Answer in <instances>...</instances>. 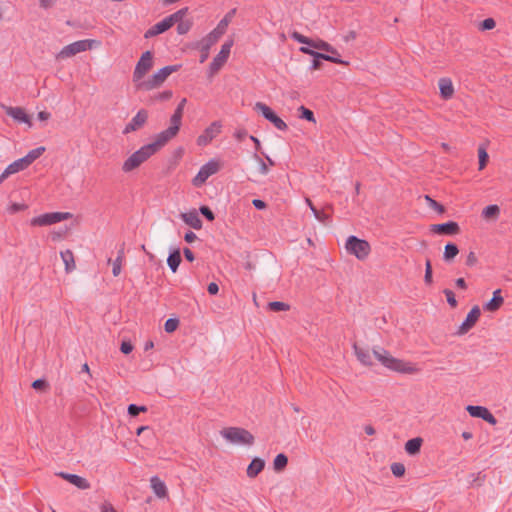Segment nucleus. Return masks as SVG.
I'll use <instances>...</instances> for the list:
<instances>
[{
  "label": "nucleus",
  "mask_w": 512,
  "mask_h": 512,
  "mask_svg": "<svg viewBox=\"0 0 512 512\" xmlns=\"http://www.w3.org/2000/svg\"><path fill=\"white\" fill-rule=\"evenodd\" d=\"M167 143L168 141L163 139L162 136L158 133L151 143L142 146L124 161L122 170L126 173L135 170L151 156L157 153Z\"/></svg>",
  "instance_id": "f257e3e1"
},
{
  "label": "nucleus",
  "mask_w": 512,
  "mask_h": 512,
  "mask_svg": "<svg viewBox=\"0 0 512 512\" xmlns=\"http://www.w3.org/2000/svg\"><path fill=\"white\" fill-rule=\"evenodd\" d=\"M373 355L389 370L404 374H414L417 371V368L412 363L393 357L382 347H375L373 349Z\"/></svg>",
  "instance_id": "f03ea898"
},
{
  "label": "nucleus",
  "mask_w": 512,
  "mask_h": 512,
  "mask_svg": "<svg viewBox=\"0 0 512 512\" xmlns=\"http://www.w3.org/2000/svg\"><path fill=\"white\" fill-rule=\"evenodd\" d=\"M180 67V65H168L161 68L147 80L137 83V90L149 91L161 86L165 80L172 73L177 72Z\"/></svg>",
  "instance_id": "7ed1b4c3"
},
{
  "label": "nucleus",
  "mask_w": 512,
  "mask_h": 512,
  "mask_svg": "<svg viewBox=\"0 0 512 512\" xmlns=\"http://www.w3.org/2000/svg\"><path fill=\"white\" fill-rule=\"evenodd\" d=\"M186 103H187L186 98H182L180 100L176 109L174 110V113L170 117L169 127L159 133L162 136V138L166 139L168 142L171 139H173L178 134V132L180 130Z\"/></svg>",
  "instance_id": "20e7f679"
},
{
  "label": "nucleus",
  "mask_w": 512,
  "mask_h": 512,
  "mask_svg": "<svg viewBox=\"0 0 512 512\" xmlns=\"http://www.w3.org/2000/svg\"><path fill=\"white\" fill-rule=\"evenodd\" d=\"M221 435L227 441L239 445H252L254 436L246 429L239 427H229L221 431Z\"/></svg>",
  "instance_id": "39448f33"
},
{
  "label": "nucleus",
  "mask_w": 512,
  "mask_h": 512,
  "mask_svg": "<svg viewBox=\"0 0 512 512\" xmlns=\"http://www.w3.org/2000/svg\"><path fill=\"white\" fill-rule=\"evenodd\" d=\"M346 250L359 260H364L370 253V244L356 236H349L345 244Z\"/></svg>",
  "instance_id": "423d86ee"
},
{
  "label": "nucleus",
  "mask_w": 512,
  "mask_h": 512,
  "mask_svg": "<svg viewBox=\"0 0 512 512\" xmlns=\"http://www.w3.org/2000/svg\"><path fill=\"white\" fill-rule=\"evenodd\" d=\"M153 66V53L145 51L137 62L133 72V82L137 87V83L144 81L143 77Z\"/></svg>",
  "instance_id": "0eeeda50"
},
{
  "label": "nucleus",
  "mask_w": 512,
  "mask_h": 512,
  "mask_svg": "<svg viewBox=\"0 0 512 512\" xmlns=\"http://www.w3.org/2000/svg\"><path fill=\"white\" fill-rule=\"evenodd\" d=\"M69 212H50L32 218V226H49L71 218Z\"/></svg>",
  "instance_id": "6e6552de"
},
{
  "label": "nucleus",
  "mask_w": 512,
  "mask_h": 512,
  "mask_svg": "<svg viewBox=\"0 0 512 512\" xmlns=\"http://www.w3.org/2000/svg\"><path fill=\"white\" fill-rule=\"evenodd\" d=\"M254 109L261 112L262 116L269 122H271L278 130H287V124L275 113L273 109L262 102H257Z\"/></svg>",
  "instance_id": "1a4fd4ad"
},
{
  "label": "nucleus",
  "mask_w": 512,
  "mask_h": 512,
  "mask_svg": "<svg viewBox=\"0 0 512 512\" xmlns=\"http://www.w3.org/2000/svg\"><path fill=\"white\" fill-rule=\"evenodd\" d=\"M219 163L215 160H210L205 163L198 171L196 176L193 178L192 183L196 187L203 185L207 179L216 174L219 170Z\"/></svg>",
  "instance_id": "9d476101"
},
{
  "label": "nucleus",
  "mask_w": 512,
  "mask_h": 512,
  "mask_svg": "<svg viewBox=\"0 0 512 512\" xmlns=\"http://www.w3.org/2000/svg\"><path fill=\"white\" fill-rule=\"evenodd\" d=\"M232 46H233L232 40L226 41L221 46V50L214 57L213 61L209 65V71H210L211 75L217 73L222 68V66L226 63V61L229 58Z\"/></svg>",
  "instance_id": "9b49d317"
},
{
  "label": "nucleus",
  "mask_w": 512,
  "mask_h": 512,
  "mask_svg": "<svg viewBox=\"0 0 512 512\" xmlns=\"http://www.w3.org/2000/svg\"><path fill=\"white\" fill-rule=\"evenodd\" d=\"M92 40H79L75 41L65 47L59 52L58 58L65 59L72 57L78 53L84 52L91 48Z\"/></svg>",
  "instance_id": "f8f14e48"
},
{
  "label": "nucleus",
  "mask_w": 512,
  "mask_h": 512,
  "mask_svg": "<svg viewBox=\"0 0 512 512\" xmlns=\"http://www.w3.org/2000/svg\"><path fill=\"white\" fill-rule=\"evenodd\" d=\"M45 152V147L40 146L30 150L24 157L17 159L13 163V168L17 172H20L30 166L35 160H37Z\"/></svg>",
  "instance_id": "ddd939ff"
},
{
  "label": "nucleus",
  "mask_w": 512,
  "mask_h": 512,
  "mask_svg": "<svg viewBox=\"0 0 512 512\" xmlns=\"http://www.w3.org/2000/svg\"><path fill=\"white\" fill-rule=\"evenodd\" d=\"M2 109L8 116L13 118L14 121L18 123H24L27 124L28 127H32L31 117L29 114L26 113L24 108L19 106L13 107L2 105Z\"/></svg>",
  "instance_id": "4468645a"
},
{
  "label": "nucleus",
  "mask_w": 512,
  "mask_h": 512,
  "mask_svg": "<svg viewBox=\"0 0 512 512\" xmlns=\"http://www.w3.org/2000/svg\"><path fill=\"white\" fill-rule=\"evenodd\" d=\"M467 412L474 418H480L489 424L495 425L497 423L494 415L484 406L479 405H468L466 407Z\"/></svg>",
  "instance_id": "2eb2a0df"
},
{
  "label": "nucleus",
  "mask_w": 512,
  "mask_h": 512,
  "mask_svg": "<svg viewBox=\"0 0 512 512\" xmlns=\"http://www.w3.org/2000/svg\"><path fill=\"white\" fill-rule=\"evenodd\" d=\"M480 315H481V310H480L479 306H474L467 314L465 320L459 326L457 334L458 335L466 334L470 329H472L474 327V325L478 321Z\"/></svg>",
  "instance_id": "dca6fc26"
},
{
  "label": "nucleus",
  "mask_w": 512,
  "mask_h": 512,
  "mask_svg": "<svg viewBox=\"0 0 512 512\" xmlns=\"http://www.w3.org/2000/svg\"><path fill=\"white\" fill-rule=\"evenodd\" d=\"M148 119V111L140 109L137 114L131 119V121L125 126L123 133L128 134L139 130Z\"/></svg>",
  "instance_id": "f3484780"
},
{
  "label": "nucleus",
  "mask_w": 512,
  "mask_h": 512,
  "mask_svg": "<svg viewBox=\"0 0 512 512\" xmlns=\"http://www.w3.org/2000/svg\"><path fill=\"white\" fill-rule=\"evenodd\" d=\"M221 125L219 122H213L205 131L198 137L197 144L205 146L213 140V138L220 132Z\"/></svg>",
  "instance_id": "a211bd4d"
},
{
  "label": "nucleus",
  "mask_w": 512,
  "mask_h": 512,
  "mask_svg": "<svg viewBox=\"0 0 512 512\" xmlns=\"http://www.w3.org/2000/svg\"><path fill=\"white\" fill-rule=\"evenodd\" d=\"M56 475L64 480H66L70 484L74 485L78 489L86 490V489L90 488V483L85 478H83L79 475L71 474V473H67V472H59Z\"/></svg>",
  "instance_id": "6ab92c4d"
},
{
  "label": "nucleus",
  "mask_w": 512,
  "mask_h": 512,
  "mask_svg": "<svg viewBox=\"0 0 512 512\" xmlns=\"http://www.w3.org/2000/svg\"><path fill=\"white\" fill-rule=\"evenodd\" d=\"M459 225L455 221H448L432 226V231L441 235H455L459 232Z\"/></svg>",
  "instance_id": "aec40b11"
},
{
  "label": "nucleus",
  "mask_w": 512,
  "mask_h": 512,
  "mask_svg": "<svg viewBox=\"0 0 512 512\" xmlns=\"http://www.w3.org/2000/svg\"><path fill=\"white\" fill-rule=\"evenodd\" d=\"M171 18L165 17L145 32V38H150L162 34L169 30L173 25L170 22Z\"/></svg>",
  "instance_id": "412c9836"
},
{
  "label": "nucleus",
  "mask_w": 512,
  "mask_h": 512,
  "mask_svg": "<svg viewBox=\"0 0 512 512\" xmlns=\"http://www.w3.org/2000/svg\"><path fill=\"white\" fill-rule=\"evenodd\" d=\"M181 219L193 229L199 230L202 228L203 223L196 210L182 213Z\"/></svg>",
  "instance_id": "4be33fe9"
},
{
  "label": "nucleus",
  "mask_w": 512,
  "mask_h": 512,
  "mask_svg": "<svg viewBox=\"0 0 512 512\" xmlns=\"http://www.w3.org/2000/svg\"><path fill=\"white\" fill-rule=\"evenodd\" d=\"M504 303V298L501 295V289H496L493 292L492 298L483 306L484 310L489 312L497 311Z\"/></svg>",
  "instance_id": "5701e85b"
},
{
  "label": "nucleus",
  "mask_w": 512,
  "mask_h": 512,
  "mask_svg": "<svg viewBox=\"0 0 512 512\" xmlns=\"http://www.w3.org/2000/svg\"><path fill=\"white\" fill-rule=\"evenodd\" d=\"M440 95L443 99L448 100L454 94V87L450 78H441L438 82Z\"/></svg>",
  "instance_id": "b1692460"
},
{
  "label": "nucleus",
  "mask_w": 512,
  "mask_h": 512,
  "mask_svg": "<svg viewBox=\"0 0 512 512\" xmlns=\"http://www.w3.org/2000/svg\"><path fill=\"white\" fill-rule=\"evenodd\" d=\"M354 353L358 359V361L364 366H371L373 364L372 354L369 350L361 348L357 346V344L353 345Z\"/></svg>",
  "instance_id": "393cba45"
},
{
  "label": "nucleus",
  "mask_w": 512,
  "mask_h": 512,
  "mask_svg": "<svg viewBox=\"0 0 512 512\" xmlns=\"http://www.w3.org/2000/svg\"><path fill=\"white\" fill-rule=\"evenodd\" d=\"M265 467V461L259 457L252 459L247 467V476L255 478Z\"/></svg>",
  "instance_id": "a878e982"
},
{
  "label": "nucleus",
  "mask_w": 512,
  "mask_h": 512,
  "mask_svg": "<svg viewBox=\"0 0 512 512\" xmlns=\"http://www.w3.org/2000/svg\"><path fill=\"white\" fill-rule=\"evenodd\" d=\"M151 488L155 495L159 498H164L167 496V487L166 484L157 476H153L150 479Z\"/></svg>",
  "instance_id": "bb28decb"
},
{
  "label": "nucleus",
  "mask_w": 512,
  "mask_h": 512,
  "mask_svg": "<svg viewBox=\"0 0 512 512\" xmlns=\"http://www.w3.org/2000/svg\"><path fill=\"white\" fill-rule=\"evenodd\" d=\"M208 41H209V39L207 37H203L198 44V48L201 52L200 63H203L207 60V58L209 56V51H210L211 47L215 44L211 40H210V42H208Z\"/></svg>",
  "instance_id": "cd10ccee"
},
{
  "label": "nucleus",
  "mask_w": 512,
  "mask_h": 512,
  "mask_svg": "<svg viewBox=\"0 0 512 512\" xmlns=\"http://www.w3.org/2000/svg\"><path fill=\"white\" fill-rule=\"evenodd\" d=\"M181 263V254L179 249L171 251L167 258V264L172 272H176Z\"/></svg>",
  "instance_id": "c85d7f7f"
},
{
  "label": "nucleus",
  "mask_w": 512,
  "mask_h": 512,
  "mask_svg": "<svg viewBox=\"0 0 512 512\" xmlns=\"http://www.w3.org/2000/svg\"><path fill=\"white\" fill-rule=\"evenodd\" d=\"M422 442H423L422 439L419 438V437H415V438L409 439L405 443V451L409 455H416L417 453L420 452Z\"/></svg>",
  "instance_id": "c756f323"
},
{
  "label": "nucleus",
  "mask_w": 512,
  "mask_h": 512,
  "mask_svg": "<svg viewBox=\"0 0 512 512\" xmlns=\"http://www.w3.org/2000/svg\"><path fill=\"white\" fill-rule=\"evenodd\" d=\"M60 256L65 264V270L67 273L75 269V261L72 251L65 250L60 252Z\"/></svg>",
  "instance_id": "7c9ffc66"
},
{
  "label": "nucleus",
  "mask_w": 512,
  "mask_h": 512,
  "mask_svg": "<svg viewBox=\"0 0 512 512\" xmlns=\"http://www.w3.org/2000/svg\"><path fill=\"white\" fill-rule=\"evenodd\" d=\"M459 253V248L455 243L449 242L445 245L443 259L446 262L452 261Z\"/></svg>",
  "instance_id": "2f4dec72"
},
{
  "label": "nucleus",
  "mask_w": 512,
  "mask_h": 512,
  "mask_svg": "<svg viewBox=\"0 0 512 512\" xmlns=\"http://www.w3.org/2000/svg\"><path fill=\"white\" fill-rule=\"evenodd\" d=\"M288 464V457L284 453L276 455L273 461V468L276 472H280L285 469Z\"/></svg>",
  "instance_id": "473e14b6"
},
{
  "label": "nucleus",
  "mask_w": 512,
  "mask_h": 512,
  "mask_svg": "<svg viewBox=\"0 0 512 512\" xmlns=\"http://www.w3.org/2000/svg\"><path fill=\"white\" fill-rule=\"evenodd\" d=\"M499 213L500 208L496 204L488 205L482 210V216L486 219H495L498 217Z\"/></svg>",
  "instance_id": "72a5a7b5"
},
{
  "label": "nucleus",
  "mask_w": 512,
  "mask_h": 512,
  "mask_svg": "<svg viewBox=\"0 0 512 512\" xmlns=\"http://www.w3.org/2000/svg\"><path fill=\"white\" fill-rule=\"evenodd\" d=\"M188 11H189V8L188 7H184V8L179 9L175 13L167 16V18H171L170 22H171L172 25H174L176 23H179L180 21H184L183 18L186 16Z\"/></svg>",
  "instance_id": "f704fd0d"
},
{
  "label": "nucleus",
  "mask_w": 512,
  "mask_h": 512,
  "mask_svg": "<svg viewBox=\"0 0 512 512\" xmlns=\"http://www.w3.org/2000/svg\"><path fill=\"white\" fill-rule=\"evenodd\" d=\"M298 111H299V118L307 120V121L312 122V123L316 122V119H315V116H314V113H313L312 110H310L307 107L301 105L298 108Z\"/></svg>",
  "instance_id": "c9c22d12"
},
{
  "label": "nucleus",
  "mask_w": 512,
  "mask_h": 512,
  "mask_svg": "<svg viewBox=\"0 0 512 512\" xmlns=\"http://www.w3.org/2000/svg\"><path fill=\"white\" fill-rule=\"evenodd\" d=\"M314 49L325 51V54H337V50L328 42L324 40H318L316 45H314Z\"/></svg>",
  "instance_id": "e433bc0d"
},
{
  "label": "nucleus",
  "mask_w": 512,
  "mask_h": 512,
  "mask_svg": "<svg viewBox=\"0 0 512 512\" xmlns=\"http://www.w3.org/2000/svg\"><path fill=\"white\" fill-rule=\"evenodd\" d=\"M489 160V155L486 152L485 148L479 147L478 149V163H479V170H483Z\"/></svg>",
  "instance_id": "4c0bfd02"
},
{
  "label": "nucleus",
  "mask_w": 512,
  "mask_h": 512,
  "mask_svg": "<svg viewBox=\"0 0 512 512\" xmlns=\"http://www.w3.org/2000/svg\"><path fill=\"white\" fill-rule=\"evenodd\" d=\"M146 411L147 407L144 405L130 404L127 408V412L130 417H137L140 413Z\"/></svg>",
  "instance_id": "58836bf2"
},
{
  "label": "nucleus",
  "mask_w": 512,
  "mask_h": 512,
  "mask_svg": "<svg viewBox=\"0 0 512 512\" xmlns=\"http://www.w3.org/2000/svg\"><path fill=\"white\" fill-rule=\"evenodd\" d=\"M268 308L273 312H281L289 310V305L281 301H272L268 303Z\"/></svg>",
  "instance_id": "ea45409f"
},
{
  "label": "nucleus",
  "mask_w": 512,
  "mask_h": 512,
  "mask_svg": "<svg viewBox=\"0 0 512 512\" xmlns=\"http://www.w3.org/2000/svg\"><path fill=\"white\" fill-rule=\"evenodd\" d=\"M179 326V320L177 318H169L164 324V329L167 333H173Z\"/></svg>",
  "instance_id": "a19ab883"
},
{
  "label": "nucleus",
  "mask_w": 512,
  "mask_h": 512,
  "mask_svg": "<svg viewBox=\"0 0 512 512\" xmlns=\"http://www.w3.org/2000/svg\"><path fill=\"white\" fill-rule=\"evenodd\" d=\"M433 272H432V265L431 261L428 259L425 263V275H424V282L427 285H431L433 282Z\"/></svg>",
  "instance_id": "79ce46f5"
},
{
  "label": "nucleus",
  "mask_w": 512,
  "mask_h": 512,
  "mask_svg": "<svg viewBox=\"0 0 512 512\" xmlns=\"http://www.w3.org/2000/svg\"><path fill=\"white\" fill-rule=\"evenodd\" d=\"M225 33L224 30L220 29V27L216 26L209 34H207L205 37L211 40L214 43H217L220 37Z\"/></svg>",
  "instance_id": "37998d69"
},
{
  "label": "nucleus",
  "mask_w": 512,
  "mask_h": 512,
  "mask_svg": "<svg viewBox=\"0 0 512 512\" xmlns=\"http://www.w3.org/2000/svg\"><path fill=\"white\" fill-rule=\"evenodd\" d=\"M391 472L395 477H402L405 474V466L402 463L395 462L391 465Z\"/></svg>",
  "instance_id": "c03bdc74"
},
{
  "label": "nucleus",
  "mask_w": 512,
  "mask_h": 512,
  "mask_svg": "<svg viewBox=\"0 0 512 512\" xmlns=\"http://www.w3.org/2000/svg\"><path fill=\"white\" fill-rule=\"evenodd\" d=\"M192 23L189 20L180 21L177 23V33L180 35L186 34L191 29Z\"/></svg>",
  "instance_id": "a18cd8bd"
},
{
  "label": "nucleus",
  "mask_w": 512,
  "mask_h": 512,
  "mask_svg": "<svg viewBox=\"0 0 512 512\" xmlns=\"http://www.w3.org/2000/svg\"><path fill=\"white\" fill-rule=\"evenodd\" d=\"M495 26H496L495 20L493 18L489 17V18L484 19L482 22H480L479 29L482 31H486V30L493 29Z\"/></svg>",
  "instance_id": "49530a36"
},
{
  "label": "nucleus",
  "mask_w": 512,
  "mask_h": 512,
  "mask_svg": "<svg viewBox=\"0 0 512 512\" xmlns=\"http://www.w3.org/2000/svg\"><path fill=\"white\" fill-rule=\"evenodd\" d=\"M199 212L203 217H205L208 221H213L215 219L214 212L207 205H202L199 208Z\"/></svg>",
  "instance_id": "de8ad7c7"
},
{
  "label": "nucleus",
  "mask_w": 512,
  "mask_h": 512,
  "mask_svg": "<svg viewBox=\"0 0 512 512\" xmlns=\"http://www.w3.org/2000/svg\"><path fill=\"white\" fill-rule=\"evenodd\" d=\"M253 158L254 160H256L259 164V172L262 174V175H267L268 172H269V168H268V165L263 161V159L257 154V153H254L253 155Z\"/></svg>",
  "instance_id": "09e8293b"
},
{
  "label": "nucleus",
  "mask_w": 512,
  "mask_h": 512,
  "mask_svg": "<svg viewBox=\"0 0 512 512\" xmlns=\"http://www.w3.org/2000/svg\"><path fill=\"white\" fill-rule=\"evenodd\" d=\"M235 13V9L231 10L230 12H228L223 19H221L219 21V23L217 24L218 27H220V29L224 30L226 32V29L229 25V22L231 20V17L232 15Z\"/></svg>",
  "instance_id": "8fccbe9b"
},
{
  "label": "nucleus",
  "mask_w": 512,
  "mask_h": 512,
  "mask_svg": "<svg viewBox=\"0 0 512 512\" xmlns=\"http://www.w3.org/2000/svg\"><path fill=\"white\" fill-rule=\"evenodd\" d=\"M323 56H325V58H323L325 61H329V62H332V63H335V64H347V62L343 61L341 58H340V54L337 52V54H324L323 53Z\"/></svg>",
  "instance_id": "3c124183"
},
{
  "label": "nucleus",
  "mask_w": 512,
  "mask_h": 512,
  "mask_svg": "<svg viewBox=\"0 0 512 512\" xmlns=\"http://www.w3.org/2000/svg\"><path fill=\"white\" fill-rule=\"evenodd\" d=\"M443 293L445 294L446 296V299H447V302L448 304L452 307V308H455L458 304L456 298H455V294L452 290L450 289H444L443 290Z\"/></svg>",
  "instance_id": "603ef678"
},
{
  "label": "nucleus",
  "mask_w": 512,
  "mask_h": 512,
  "mask_svg": "<svg viewBox=\"0 0 512 512\" xmlns=\"http://www.w3.org/2000/svg\"><path fill=\"white\" fill-rule=\"evenodd\" d=\"M48 386L49 385H48L47 381L43 378L36 379L32 383V388L37 391H45L48 388Z\"/></svg>",
  "instance_id": "864d4df0"
},
{
  "label": "nucleus",
  "mask_w": 512,
  "mask_h": 512,
  "mask_svg": "<svg viewBox=\"0 0 512 512\" xmlns=\"http://www.w3.org/2000/svg\"><path fill=\"white\" fill-rule=\"evenodd\" d=\"M300 51L302 53H304V54L312 56L313 58H317V57L318 58H325V56H323V53L317 52V51L314 50V48L311 49V48H309L307 46L300 47Z\"/></svg>",
  "instance_id": "5fc2aeb1"
},
{
  "label": "nucleus",
  "mask_w": 512,
  "mask_h": 512,
  "mask_svg": "<svg viewBox=\"0 0 512 512\" xmlns=\"http://www.w3.org/2000/svg\"><path fill=\"white\" fill-rule=\"evenodd\" d=\"M122 266V255H118V257L113 261L112 273L114 276H118L121 272Z\"/></svg>",
  "instance_id": "6e6d98bb"
},
{
  "label": "nucleus",
  "mask_w": 512,
  "mask_h": 512,
  "mask_svg": "<svg viewBox=\"0 0 512 512\" xmlns=\"http://www.w3.org/2000/svg\"><path fill=\"white\" fill-rule=\"evenodd\" d=\"M17 173L16 169L13 168L12 164H9L6 169L2 172L0 175V183L3 182L6 178H8L10 175Z\"/></svg>",
  "instance_id": "4d7b16f0"
},
{
  "label": "nucleus",
  "mask_w": 512,
  "mask_h": 512,
  "mask_svg": "<svg viewBox=\"0 0 512 512\" xmlns=\"http://www.w3.org/2000/svg\"><path fill=\"white\" fill-rule=\"evenodd\" d=\"M17 173L16 169L13 168L12 164H9L6 169L2 172L0 175V183L3 182L6 178H8L10 175Z\"/></svg>",
  "instance_id": "13d9d810"
},
{
  "label": "nucleus",
  "mask_w": 512,
  "mask_h": 512,
  "mask_svg": "<svg viewBox=\"0 0 512 512\" xmlns=\"http://www.w3.org/2000/svg\"><path fill=\"white\" fill-rule=\"evenodd\" d=\"M292 39L295 40L296 42L298 43H301V44H304V43H309V38L304 36L303 34L299 33V32H296L294 31L291 35Z\"/></svg>",
  "instance_id": "bf43d9fd"
},
{
  "label": "nucleus",
  "mask_w": 512,
  "mask_h": 512,
  "mask_svg": "<svg viewBox=\"0 0 512 512\" xmlns=\"http://www.w3.org/2000/svg\"><path fill=\"white\" fill-rule=\"evenodd\" d=\"M308 204L314 214V216L320 220V221H324L325 218L327 217L324 213H322L320 210H318L316 207H314L311 203V201L308 200Z\"/></svg>",
  "instance_id": "052dcab7"
},
{
  "label": "nucleus",
  "mask_w": 512,
  "mask_h": 512,
  "mask_svg": "<svg viewBox=\"0 0 512 512\" xmlns=\"http://www.w3.org/2000/svg\"><path fill=\"white\" fill-rule=\"evenodd\" d=\"M133 350V345L128 341H123L120 346V351L123 354H130Z\"/></svg>",
  "instance_id": "680f3d73"
},
{
  "label": "nucleus",
  "mask_w": 512,
  "mask_h": 512,
  "mask_svg": "<svg viewBox=\"0 0 512 512\" xmlns=\"http://www.w3.org/2000/svg\"><path fill=\"white\" fill-rule=\"evenodd\" d=\"M322 61H325L323 58H313L312 64L310 66L311 70H319L322 67Z\"/></svg>",
  "instance_id": "e2e57ef3"
},
{
  "label": "nucleus",
  "mask_w": 512,
  "mask_h": 512,
  "mask_svg": "<svg viewBox=\"0 0 512 512\" xmlns=\"http://www.w3.org/2000/svg\"><path fill=\"white\" fill-rule=\"evenodd\" d=\"M207 292L210 294V295H216L218 292H219V286L217 283L215 282H211L208 284L207 286Z\"/></svg>",
  "instance_id": "0e129e2a"
},
{
  "label": "nucleus",
  "mask_w": 512,
  "mask_h": 512,
  "mask_svg": "<svg viewBox=\"0 0 512 512\" xmlns=\"http://www.w3.org/2000/svg\"><path fill=\"white\" fill-rule=\"evenodd\" d=\"M252 204L257 210H264L267 207L266 202L261 199H253Z\"/></svg>",
  "instance_id": "69168bd1"
},
{
  "label": "nucleus",
  "mask_w": 512,
  "mask_h": 512,
  "mask_svg": "<svg viewBox=\"0 0 512 512\" xmlns=\"http://www.w3.org/2000/svg\"><path fill=\"white\" fill-rule=\"evenodd\" d=\"M171 97H172V91L166 90L161 93H158V95L156 96V99H158L160 101H166V100L170 99Z\"/></svg>",
  "instance_id": "338daca9"
},
{
  "label": "nucleus",
  "mask_w": 512,
  "mask_h": 512,
  "mask_svg": "<svg viewBox=\"0 0 512 512\" xmlns=\"http://www.w3.org/2000/svg\"><path fill=\"white\" fill-rule=\"evenodd\" d=\"M101 512H117L114 507L108 503V502H104L101 506Z\"/></svg>",
  "instance_id": "774afa93"
}]
</instances>
